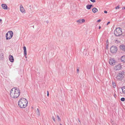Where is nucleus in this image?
Returning a JSON list of instances; mask_svg holds the SVG:
<instances>
[{
  "label": "nucleus",
  "mask_w": 125,
  "mask_h": 125,
  "mask_svg": "<svg viewBox=\"0 0 125 125\" xmlns=\"http://www.w3.org/2000/svg\"><path fill=\"white\" fill-rule=\"evenodd\" d=\"M20 94V91L19 89L17 87H14L11 90L10 95L11 97L15 98L18 97Z\"/></svg>",
  "instance_id": "obj_1"
},
{
  "label": "nucleus",
  "mask_w": 125,
  "mask_h": 125,
  "mask_svg": "<svg viewBox=\"0 0 125 125\" xmlns=\"http://www.w3.org/2000/svg\"><path fill=\"white\" fill-rule=\"evenodd\" d=\"M28 104V101L25 98H21L18 102L19 106L21 108L26 107L27 105Z\"/></svg>",
  "instance_id": "obj_2"
},
{
  "label": "nucleus",
  "mask_w": 125,
  "mask_h": 125,
  "mask_svg": "<svg viewBox=\"0 0 125 125\" xmlns=\"http://www.w3.org/2000/svg\"><path fill=\"white\" fill-rule=\"evenodd\" d=\"M115 36H118L121 35L123 33L122 29L120 27L117 28L115 29L114 31Z\"/></svg>",
  "instance_id": "obj_3"
},
{
  "label": "nucleus",
  "mask_w": 125,
  "mask_h": 125,
  "mask_svg": "<svg viewBox=\"0 0 125 125\" xmlns=\"http://www.w3.org/2000/svg\"><path fill=\"white\" fill-rule=\"evenodd\" d=\"M124 71H123L119 72L117 75L116 77V79L119 81H121L124 77Z\"/></svg>",
  "instance_id": "obj_4"
},
{
  "label": "nucleus",
  "mask_w": 125,
  "mask_h": 125,
  "mask_svg": "<svg viewBox=\"0 0 125 125\" xmlns=\"http://www.w3.org/2000/svg\"><path fill=\"white\" fill-rule=\"evenodd\" d=\"M117 50V47L115 46H112L110 48V51L113 53H116Z\"/></svg>",
  "instance_id": "obj_5"
},
{
  "label": "nucleus",
  "mask_w": 125,
  "mask_h": 125,
  "mask_svg": "<svg viewBox=\"0 0 125 125\" xmlns=\"http://www.w3.org/2000/svg\"><path fill=\"white\" fill-rule=\"evenodd\" d=\"M122 68L121 65L119 63L116 65L114 67V69L116 71L120 70Z\"/></svg>",
  "instance_id": "obj_6"
},
{
  "label": "nucleus",
  "mask_w": 125,
  "mask_h": 125,
  "mask_svg": "<svg viewBox=\"0 0 125 125\" xmlns=\"http://www.w3.org/2000/svg\"><path fill=\"white\" fill-rule=\"evenodd\" d=\"M115 60L114 59L111 58L109 61V63L110 64L113 65L115 64Z\"/></svg>",
  "instance_id": "obj_7"
},
{
  "label": "nucleus",
  "mask_w": 125,
  "mask_h": 125,
  "mask_svg": "<svg viewBox=\"0 0 125 125\" xmlns=\"http://www.w3.org/2000/svg\"><path fill=\"white\" fill-rule=\"evenodd\" d=\"M20 11L23 13H25V10L22 5H21L20 6Z\"/></svg>",
  "instance_id": "obj_8"
},
{
  "label": "nucleus",
  "mask_w": 125,
  "mask_h": 125,
  "mask_svg": "<svg viewBox=\"0 0 125 125\" xmlns=\"http://www.w3.org/2000/svg\"><path fill=\"white\" fill-rule=\"evenodd\" d=\"M13 33L12 31H9V38H11L13 36Z\"/></svg>",
  "instance_id": "obj_9"
},
{
  "label": "nucleus",
  "mask_w": 125,
  "mask_h": 125,
  "mask_svg": "<svg viewBox=\"0 0 125 125\" xmlns=\"http://www.w3.org/2000/svg\"><path fill=\"white\" fill-rule=\"evenodd\" d=\"M9 59L11 62H13L14 59L12 55H10L9 57Z\"/></svg>",
  "instance_id": "obj_10"
},
{
  "label": "nucleus",
  "mask_w": 125,
  "mask_h": 125,
  "mask_svg": "<svg viewBox=\"0 0 125 125\" xmlns=\"http://www.w3.org/2000/svg\"><path fill=\"white\" fill-rule=\"evenodd\" d=\"M120 60L123 62H125V56H123L120 58Z\"/></svg>",
  "instance_id": "obj_11"
},
{
  "label": "nucleus",
  "mask_w": 125,
  "mask_h": 125,
  "mask_svg": "<svg viewBox=\"0 0 125 125\" xmlns=\"http://www.w3.org/2000/svg\"><path fill=\"white\" fill-rule=\"evenodd\" d=\"M120 47L121 49L124 51L125 50V45L122 44L120 45Z\"/></svg>",
  "instance_id": "obj_12"
},
{
  "label": "nucleus",
  "mask_w": 125,
  "mask_h": 125,
  "mask_svg": "<svg viewBox=\"0 0 125 125\" xmlns=\"http://www.w3.org/2000/svg\"><path fill=\"white\" fill-rule=\"evenodd\" d=\"M76 21L77 22L82 23L84 22L85 21V20L84 19H82V20H77Z\"/></svg>",
  "instance_id": "obj_13"
},
{
  "label": "nucleus",
  "mask_w": 125,
  "mask_h": 125,
  "mask_svg": "<svg viewBox=\"0 0 125 125\" xmlns=\"http://www.w3.org/2000/svg\"><path fill=\"white\" fill-rule=\"evenodd\" d=\"M2 8L4 9H7V6L6 4H1Z\"/></svg>",
  "instance_id": "obj_14"
},
{
  "label": "nucleus",
  "mask_w": 125,
  "mask_h": 125,
  "mask_svg": "<svg viewBox=\"0 0 125 125\" xmlns=\"http://www.w3.org/2000/svg\"><path fill=\"white\" fill-rule=\"evenodd\" d=\"M93 6L92 4L88 5L86 6V8L88 10H89L91 8V7H93Z\"/></svg>",
  "instance_id": "obj_15"
},
{
  "label": "nucleus",
  "mask_w": 125,
  "mask_h": 125,
  "mask_svg": "<svg viewBox=\"0 0 125 125\" xmlns=\"http://www.w3.org/2000/svg\"><path fill=\"white\" fill-rule=\"evenodd\" d=\"M98 11V9L96 8H94L92 9V11L94 13H95Z\"/></svg>",
  "instance_id": "obj_16"
},
{
  "label": "nucleus",
  "mask_w": 125,
  "mask_h": 125,
  "mask_svg": "<svg viewBox=\"0 0 125 125\" xmlns=\"http://www.w3.org/2000/svg\"><path fill=\"white\" fill-rule=\"evenodd\" d=\"M9 35V31L6 34V39L7 40H10V38H9L8 36Z\"/></svg>",
  "instance_id": "obj_17"
},
{
  "label": "nucleus",
  "mask_w": 125,
  "mask_h": 125,
  "mask_svg": "<svg viewBox=\"0 0 125 125\" xmlns=\"http://www.w3.org/2000/svg\"><path fill=\"white\" fill-rule=\"evenodd\" d=\"M24 50V54L27 55V51L26 50V48L25 46H24L23 47Z\"/></svg>",
  "instance_id": "obj_18"
},
{
  "label": "nucleus",
  "mask_w": 125,
  "mask_h": 125,
  "mask_svg": "<svg viewBox=\"0 0 125 125\" xmlns=\"http://www.w3.org/2000/svg\"><path fill=\"white\" fill-rule=\"evenodd\" d=\"M123 93L125 94V86H123L122 88Z\"/></svg>",
  "instance_id": "obj_19"
},
{
  "label": "nucleus",
  "mask_w": 125,
  "mask_h": 125,
  "mask_svg": "<svg viewBox=\"0 0 125 125\" xmlns=\"http://www.w3.org/2000/svg\"><path fill=\"white\" fill-rule=\"evenodd\" d=\"M112 85L113 86V87L114 88H115L116 86V83H115L114 82H112Z\"/></svg>",
  "instance_id": "obj_20"
},
{
  "label": "nucleus",
  "mask_w": 125,
  "mask_h": 125,
  "mask_svg": "<svg viewBox=\"0 0 125 125\" xmlns=\"http://www.w3.org/2000/svg\"><path fill=\"white\" fill-rule=\"evenodd\" d=\"M57 118L58 120V121H61V119H60V117L59 116V115H57Z\"/></svg>",
  "instance_id": "obj_21"
},
{
  "label": "nucleus",
  "mask_w": 125,
  "mask_h": 125,
  "mask_svg": "<svg viewBox=\"0 0 125 125\" xmlns=\"http://www.w3.org/2000/svg\"><path fill=\"white\" fill-rule=\"evenodd\" d=\"M36 112L37 113H38V115H40V112L38 108H37L36 110Z\"/></svg>",
  "instance_id": "obj_22"
},
{
  "label": "nucleus",
  "mask_w": 125,
  "mask_h": 125,
  "mask_svg": "<svg viewBox=\"0 0 125 125\" xmlns=\"http://www.w3.org/2000/svg\"><path fill=\"white\" fill-rule=\"evenodd\" d=\"M121 101H124L125 100V98L124 97L122 98L121 99Z\"/></svg>",
  "instance_id": "obj_23"
},
{
  "label": "nucleus",
  "mask_w": 125,
  "mask_h": 125,
  "mask_svg": "<svg viewBox=\"0 0 125 125\" xmlns=\"http://www.w3.org/2000/svg\"><path fill=\"white\" fill-rule=\"evenodd\" d=\"M52 119L53 120V121L55 122V118H54V116H52Z\"/></svg>",
  "instance_id": "obj_24"
},
{
  "label": "nucleus",
  "mask_w": 125,
  "mask_h": 125,
  "mask_svg": "<svg viewBox=\"0 0 125 125\" xmlns=\"http://www.w3.org/2000/svg\"><path fill=\"white\" fill-rule=\"evenodd\" d=\"M90 1L94 3L95 2V0H90Z\"/></svg>",
  "instance_id": "obj_25"
},
{
  "label": "nucleus",
  "mask_w": 125,
  "mask_h": 125,
  "mask_svg": "<svg viewBox=\"0 0 125 125\" xmlns=\"http://www.w3.org/2000/svg\"><path fill=\"white\" fill-rule=\"evenodd\" d=\"M119 8V6H118L115 7V9H118Z\"/></svg>",
  "instance_id": "obj_26"
},
{
  "label": "nucleus",
  "mask_w": 125,
  "mask_h": 125,
  "mask_svg": "<svg viewBox=\"0 0 125 125\" xmlns=\"http://www.w3.org/2000/svg\"><path fill=\"white\" fill-rule=\"evenodd\" d=\"M101 20L100 19H99L97 21V22H100V21H101Z\"/></svg>",
  "instance_id": "obj_27"
},
{
  "label": "nucleus",
  "mask_w": 125,
  "mask_h": 125,
  "mask_svg": "<svg viewBox=\"0 0 125 125\" xmlns=\"http://www.w3.org/2000/svg\"><path fill=\"white\" fill-rule=\"evenodd\" d=\"M49 96V93L48 91H47V96Z\"/></svg>",
  "instance_id": "obj_28"
},
{
  "label": "nucleus",
  "mask_w": 125,
  "mask_h": 125,
  "mask_svg": "<svg viewBox=\"0 0 125 125\" xmlns=\"http://www.w3.org/2000/svg\"><path fill=\"white\" fill-rule=\"evenodd\" d=\"M104 13H107V11H106L105 10L104 11Z\"/></svg>",
  "instance_id": "obj_29"
},
{
  "label": "nucleus",
  "mask_w": 125,
  "mask_h": 125,
  "mask_svg": "<svg viewBox=\"0 0 125 125\" xmlns=\"http://www.w3.org/2000/svg\"><path fill=\"white\" fill-rule=\"evenodd\" d=\"M26 55H27L24 54V56H25V58H27V57L26 56Z\"/></svg>",
  "instance_id": "obj_30"
},
{
  "label": "nucleus",
  "mask_w": 125,
  "mask_h": 125,
  "mask_svg": "<svg viewBox=\"0 0 125 125\" xmlns=\"http://www.w3.org/2000/svg\"><path fill=\"white\" fill-rule=\"evenodd\" d=\"M110 23V21L108 22L107 23V25L108 24H109Z\"/></svg>",
  "instance_id": "obj_31"
},
{
  "label": "nucleus",
  "mask_w": 125,
  "mask_h": 125,
  "mask_svg": "<svg viewBox=\"0 0 125 125\" xmlns=\"http://www.w3.org/2000/svg\"><path fill=\"white\" fill-rule=\"evenodd\" d=\"M77 73H78L79 72V69H77Z\"/></svg>",
  "instance_id": "obj_32"
},
{
  "label": "nucleus",
  "mask_w": 125,
  "mask_h": 125,
  "mask_svg": "<svg viewBox=\"0 0 125 125\" xmlns=\"http://www.w3.org/2000/svg\"><path fill=\"white\" fill-rule=\"evenodd\" d=\"M125 9V7H123L122 8V10H123V9Z\"/></svg>",
  "instance_id": "obj_33"
},
{
  "label": "nucleus",
  "mask_w": 125,
  "mask_h": 125,
  "mask_svg": "<svg viewBox=\"0 0 125 125\" xmlns=\"http://www.w3.org/2000/svg\"><path fill=\"white\" fill-rule=\"evenodd\" d=\"M2 20L1 19H0V22L1 21L2 22ZM1 23H2V22H1Z\"/></svg>",
  "instance_id": "obj_34"
},
{
  "label": "nucleus",
  "mask_w": 125,
  "mask_h": 125,
  "mask_svg": "<svg viewBox=\"0 0 125 125\" xmlns=\"http://www.w3.org/2000/svg\"><path fill=\"white\" fill-rule=\"evenodd\" d=\"M101 28V26H99V29H100Z\"/></svg>",
  "instance_id": "obj_35"
},
{
  "label": "nucleus",
  "mask_w": 125,
  "mask_h": 125,
  "mask_svg": "<svg viewBox=\"0 0 125 125\" xmlns=\"http://www.w3.org/2000/svg\"><path fill=\"white\" fill-rule=\"evenodd\" d=\"M108 40H107L106 41V43H108Z\"/></svg>",
  "instance_id": "obj_36"
},
{
  "label": "nucleus",
  "mask_w": 125,
  "mask_h": 125,
  "mask_svg": "<svg viewBox=\"0 0 125 125\" xmlns=\"http://www.w3.org/2000/svg\"><path fill=\"white\" fill-rule=\"evenodd\" d=\"M46 22L47 23H48L49 22L48 21H46Z\"/></svg>",
  "instance_id": "obj_37"
},
{
  "label": "nucleus",
  "mask_w": 125,
  "mask_h": 125,
  "mask_svg": "<svg viewBox=\"0 0 125 125\" xmlns=\"http://www.w3.org/2000/svg\"><path fill=\"white\" fill-rule=\"evenodd\" d=\"M78 121L79 122H80V120H78Z\"/></svg>",
  "instance_id": "obj_38"
},
{
  "label": "nucleus",
  "mask_w": 125,
  "mask_h": 125,
  "mask_svg": "<svg viewBox=\"0 0 125 125\" xmlns=\"http://www.w3.org/2000/svg\"><path fill=\"white\" fill-rule=\"evenodd\" d=\"M60 125H62V124H60Z\"/></svg>",
  "instance_id": "obj_39"
}]
</instances>
